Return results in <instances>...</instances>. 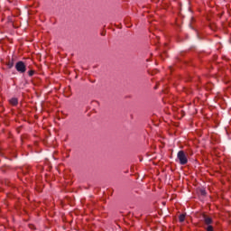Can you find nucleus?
I'll use <instances>...</instances> for the list:
<instances>
[{"label":"nucleus","instance_id":"1","mask_svg":"<svg viewBox=\"0 0 231 231\" xmlns=\"http://www.w3.org/2000/svg\"><path fill=\"white\" fill-rule=\"evenodd\" d=\"M176 162H179L180 165H187L189 163V157L183 150L178 152Z\"/></svg>","mask_w":231,"mask_h":231},{"label":"nucleus","instance_id":"2","mask_svg":"<svg viewBox=\"0 0 231 231\" xmlns=\"http://www.w3.org/2000/svg\"><path fill=\"white\" fill-rule=\"evenodd\" d=\"M15 69L18 73H26V65L24 64V61H18L15 64Z\"/></svg>","mask_w":231,"mask_h":231},{"label":"nucleus","instance_id":"3","mask_svg":"<svg viewBox=\"0 0 231 231\" xmlns=\"http://www.w3.org/2000/svg\"><path fill=\"white\" fill-rule=\"evenodd\" d=\"M202 217L204 219V224L208 226V225H212V223H214V220L212 219V217L207 216V215H202Z\"/></svg>","mask_w":231,"mask_h":231},{"label":"nucleus","instance_id":"4","mask_svg":"<svg viewBox=\"0 0 231 231\" xmlns=\"http://www.w3.org/2000/svg\"><path fill=\"white\" fill-rule=\"evenodd\" d=\"M9 104H11V106H17L19 104V99H17V97H13L9 100Z\"/></svg>","mask_w":231,"mask_h":231},{"label":"nucleus","instance_id":"5","mask_svg":"<svg viewBox=\"0 0 231 231\" xmlns=\"http://www.w3.org/2000/svg\"><path fill=\"white\" fill-rule=\"evenodd\" d=\"M14 60H9L7 63H6V66L8 68V69H12V68H14Z\"/></svg>","mask_w":231,"mask_h":231},{"label":"nucleus","instance_id":"6","mask_svg":"<svg viewBox=\"0 0 231 231\" xmlns=\"http://www.w3.org/2000/svg\"><path fill=\"white\" fill-rule=\"evenodd\" d=\"M179 221L180 223H183V221H185V214H181L179 216Z\"/></svg>","mask_w":231,"mask_h":231},{"label":"nucleus","instance_id":"7","mask_svg":"<svg viewBox=\"0 0 231 231\" xmlns=\"http://www.w3.org/2000/svg\"><path fill=\"white\" fill-rule=\"evenodd\" d=\"M206 231H214V226H212V224L208 225V226L206 227Z\"/></svg>","mask_w":231,"mask_h":231},{"label":"nucleus","instance_id":"8","mask_svg":"<svg viewBox=\"0 0 231 231\" xmlns=\"http://www.w3.org/2000/svg\"><path fill=\"white\" fill-rule=\"evenodd\" d=\"M28 75L29 77H33V75H35V70H29Z\"/></svg>","mask_w":231,"mask_h":231},{"label":"nucleus","instance_id":"9","mask_svg":"<svg viewBox=\"0 0 231 231\" xmlns=\"http://www.w3.org/2000/svg\"><path fill=\"white\" fill-rule=\"evenodd\" d=\"M206 194H207V191H205V189H202V190H201V195H202V196H205Z\"/></svg>","mask_w":231,"mask_h":231},{"label":"nucleus","instance_id":"10","mask_svg":"<svg viewBox=\"0 0 231 231\" xmlns=\"http://www.w3.org/2000/svg\"><path fill=\"white\" fill-rule=\"evenodd\" d=\"M101 35H104V32H102Z\"/></svg>","mask_w":231,"mask_h":231}]
</instances>
